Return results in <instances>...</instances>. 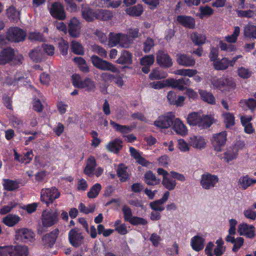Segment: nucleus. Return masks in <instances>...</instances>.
Here are the masks:
<instances>
[{
    "label": "nucleus",
    "mask_w": 256,
    "mask_h": 256,
    "mask_svg": "<svg viewBox=\"0 0 256 256\" xmlns=\"http://www.w3.org/2000/svg\"><path fill=\"white\" fill-rule=\"evenodd\" d=\"M256 183V180L248 176H244L239 180L240 186L244 190L253 186Z\"/></svg>",
    "instance_id": "37"
},
{
    "label": "nucleus",
    "mask_w": 256,
    "mask_h": 256,
    "mask_svg": "<svg viewBox=\"0 0 256 256\" xmlns=\"http://www.w3.org/2000/svg\"><path fill=\"white\" fill-rule=\"evenodd\" d=\"M70 48L72 52L78 55H83L84 50L82 45L76 40H72L71 42Z\"/></svg>",
    "instance_id": "55"
},
{
    "label": "nucleus",
    "mask_w": 256,
    "mask_h": 256,
    "mask_svg": "<svg viewBox=\"0 0 256 256\" xmlns=\"http://www.w3.org/2000/svg\"><path fill=\"white\" fill-rule=\"evenodd\" d=\"M213 66L214 68L218 70H226L230 66L228 58H224L220 60H217L213 62Z\"/></svg>",
    "instance_id": "51"
},
{
    "label": "nucleus",
    "mask_w": 256,
    "mask_h": 256,
    "mask_svg": "<svg viewBox=\"0 0 256 256\" xmlns=\"http://www.w3.org/2000/svg\"><path fill=\"white\" fill-rule=\"evenodd\" d=\"M4 189L8 191H13L19 187L18 183L16 181L8 179L3 180L2 183Z\"/></svg>",
    "instance_id": "46"
},
{
    "label": "nucleus",
    "mask_w": 256,
    "mask_h": 256,
    "mask_svg": "<svg viewBox=\"0 0 256 256\" xmlns=\"http://www.w3.org/2000/svg\"><path fill=\"white\" fill-rule=\"evenodd\" d=\"M197 70L194 69L182 68L175 70L174 72V74L176 75L192 78L194 76L197 74Z\"/></svg>",
    "instance_id": "47"
},
{
    "label": "nucleus",
    "mask_w": 256,
    "mask_h": 256,
    "mask_svg": "<svg viewBox=\"0 0 256 256\" xmlns=\"http://www.w3.org/2000/svg\"><path fill=\"white\" fill-rule=\"evenodd\" d=\"M227 134L226 131L214 134L212 139V144L214 150L221 152L226 141Z\"/></svg>",
    "instance_id": "6"
},
{
    "label": "nucleus",
    "mask_w": 256,
    "mask_h": 256,
    "mask_svg": "<svg viewBox=\"0 0 256 256\" xmlns=\"http://www.w3.org/2000/svg\"><path fill=\"white\" fill-rule=\"evenodd\" d=\"M122 147V141L118 138L111 140L106 145V148L108 151L115 154L118 153Z\"/></svg>",
    "instance_id": "26"
},
{
    "label": "nucleus",
    "mask_w": 256,
    "mask_h": 256,
    "mask_svg": "<svg viewBox=\"0 0 256 256\" xmlns=\"http://www.w3.org/2000/svg\"><path fill=\"white\" fill-rule=\"evenodd\" d=\"M132 43V40L126 35L120 33V46L123 48H128Z\"/></svg>",
    "instance_id": "63"
},
{
    "label": "nucleus",
    "mask_w": 256,
    "mask_h": 256,
    "mask_svg": "<svg viewBox=\"0 0 256 256\" xmlns=\"http://www.w3.org/2000/svg\"><path fill=\"white\" fill-rule=\"evenodd\" d=\"M212 86L218 89L224 88L226 86L234 88L236 84L232 78H214L211 80Z\"/></svg>",
    "instance_id": "13"
},
{
    "label": "nucleus",
    "mask_w": 256,
    "mask_h": 256,
    "mask_svg": "<svg viewBox=\"0 0 256 256\" xmlns=\"http://www.w3.org/2000/svg\"><path fill=\"white\" fill-rule=\"evenodd\" d=\"M218 46L222 51L224 52L228 56L232 55L237 50L234 45L228 44L222 40L219 42Z\"/></svg>",
    "instance_id": "31"
},
{
    "label": "nucleus",
    "mask_w": 256,
    "mask_h": 256,
    "mask_svg": "<svg viewBox=\"0 0 256 256\" xmlns=\"http://www.w3.org/2000/svg\"><path fill=\"white\" fill-rule=\"evenodd\" d=\"M254 226L243 223L238 226V232L240 235L245 236L248 238H252L254 236Z\"/></svg>",
    "instance_id": "19"
},
{
    "label": "nucleus",
    "mask_w": 256,
    "mask_h": 256,
    "mask_svg": "<svg viewBox=\"0 0 256 256\" xmlns=\"http://www.w3.org/2000/svg\"><path fill=\"white\" fill-rule=\"evenodd\" d=\"M144 181L150 186H154L160 183V180L156 178L155 174L150 170L146 172L144 175Z\"/></svg>",
    "instance_id": "35"
},
{
    "label": "nucleus",
    "mask_w": 256,
    "mask_h": 256,
    "mask_svg": "<svg viewBox=\"0 0 256 256\" xmlns=\"http://www.w3.org/2000/svg\"><path fill=\"white\" fill-rule=\"evenodd\" d=\"M68 32L71 36L78 38L80 36L81 24L77 18L74 17L71 18L68 24Z\"/></svg>",
    "instance_id": "12"
},
{
    "label": "nucleus",
    "mask_w": 256,
    "mask_h": 256,
    "mask_svg": "<svg viewBox=\"0 0 256 256\" xmlns=\"http://www.w3.org/2000/svg\"><path fill=\"white\" fill-rule=\"evenodd\" d=\"M96 166V164L94 158L92 156H90L84 170V174L90 176H94Z\"/></svg>",
    "instance_id": "27"
},
{
    "label": "nucleus",
    "mask_w": 256,
    "mask_h": 256,
    "mask_svg": "<svg viewBox=\"0 0 256 256\" xmlns=\"http://www.w3.org/2000/svg\"><path fill=\"white\" fill-rule=\"evenodd\" d=\"M238 156V150L236 147H230L222 154V159L225 162L229 163L236 160Z\"/></svg>",
    "instance_id": "20"
},
{
    "label": "nucleus",
    "mask_w": 256,
    "mask_h": 256,
    "mask_svg": "<svg viewBox=\"0 0 256 256\" xmlns=\"http://www.w3.org/2000/svg\"><path fill=\"white\" fill-rule=\"evenodd\" d=\"M202 114L194 112L189 114L187 118L188 124L192 126H198L202 118Z\"/></svg>",
    "instance_id": "38"
},
{
    "label": "nucleus",
    "mask_w": 256,
    "mask_h": 256,
    "mask_svg": "<svg viewBox=\"0 0 256 256\" xmlns=\"http://www.w3.org/2000/svg\"><path fill=\"white\" fill-rule=\"evenodd\" d=\"M199 10L200 13L197 15L201 19L204 18H208L214 13V10L208 6H200Z\"/></svg>",
    "instance_id": "42"
},
{
    "label": "nucleus",
    "mask_w": 256,
    "mask_h": 256,
    "mask_svg": "<svg viewBox=\"0 0 256 256\" xmlns=\"http://www.w3.org/2000/svg\"><path fill=\"white\" fill-rule=\"evenodd\" d=\"M91 61L96 68L102 70H108L116 73L119 72V70L113 64L100 58L96 55L92 56Z\"/></svg>",
    "instance_id": "4"
},
{
    "label": "nucleus",
    "mask_w": 256,
    "mask_h": 256,
    "mask_svg": "<svg viewBox=\"0 0 256 256\" xmlns=\"http://www.w3.org/2000/svg\"><path fill=\"white\" fill-rule=\"evenodd\" d=\"M60 193L55 187L42 188L40 192V200L48 206L53 203L56 199L58 198Z\"/></svg>",
    "instance_id": "1"
},
{
    "label": "nucleus",
    "mask_w": 256,
    "mask_h": 256,
    "mask_svg": "<svg viewBox=\"0 0 256 256\" xmlns=\"http://www.w3.org/2000/svg\"><path fill=\"white\" fill-rule=\"evenodd\" d=\"M8 17L11 20L17 21L20 19V12L13 6H10L6 10Z\"/></svg>",
    "instance_id": "56"
},
{
    "label": "nucleus",
    "mask_w": 256,
    "mask_h": 256,
    "mask_svg": "<svg viewBox=\"0 0 256 256\" xmlns=\"http://www.w3.org/2000/svg\"><path fill=\"white\" fill-rule=\"evenodd\" d=\"M97 19L107 20L113 16L112 12L108 10H98Z\"/></svg>",
    "instance_id": "57"
},
{
    "label": "nucleus",
    "mask_w": 256,
    "mask_h": 256,
    "mask_svg": "<svg viewBox=\"0 0 256 256\" xmlns=\"http://www.w3.org/2000/svg\"><path fill=\"white\" fill-rule=\"evenodd\" d=\"M34 234L30 230L22 228L16 230L15 238L22 242H31L34 240Z\"/></svg>",
    "instance_id": "10"
},
{
    "label": "nucleus",
    "mask_w": 256,
    "mask_h": 256,
    "mask_svg": "<svg viewBox=\"0 0 256 256\" xmlns=\"http://www.w3.org/2000/svg\"><path fill=\"white\" fill-rule=\"evenodd\" d=\"M102 188L101 185L96 183L94 184L90 190L88 192V196L90 198H96L99 194Z\"/></svg>",
    "instance_id": "58"
},
{
    "label": "nucleus",
    "mask_w": 256,
    "mask_h": 256,
    "mask_svg": "<svg viewBox=\"0 0 256 256\" xmlns=\"http://www.w3.org/2000/svg\"><path fill=\"white\" fill-rule=\"evenodd\" d=\"M216 247L214 250V254L216 256H220L225 251V247L224 246V242L222 238H220L216 240Z\"/></svg>",
    "instance_id": "61"
},
{
    "label": "nucleus",
    "mask_w": 256,
    "mask_h": 256,
    "mask_svg": "<svg viewBox=\"0 0 256 256\" xmlns=\"http://www.w3.org/2000/svg\"><path fill=\"white\" fill-rule=\"evenodd\" d=\"M175 115L172 112H166L160 116L154 122V125L160 128H168L172 124Z\"/></svg>",
    "instance_id": "5"
},
{
    "label": "nucleus",
    "mask_w": 256,
    "mask_h": 256,
    "mask_svg": "<svg viewBox=\"0 0 256 256\" xmlns=\"http://www.w3.org/2000/svg\"><path fill=\"white\" fill-rule=\"evenodd\" d=\"M116 62L119 64H130L132 62L131 54L127 51H124Z\"/></svg>",
    "instance_id": "48"
},
{
    "label": "nucleus",
    "mask_w": 256,
    "mask_h": 256,
    "mask_svg": "<svg viewBox=\"0 0 256 256\" xmlns=\"http://www.w3.org/2000/svg\"><path fill=\"white\" fill-rule=\"evenodd\" d=\"M204 238L198 236H194L190 240V244L192 249L196 252H198L204 248Z\"/></svg>",
    "instance_id": "29"
},
{
    "label": "nucleus",
    "mask_w": 256,
    "mask_h": 256,
    "mask_svg": "<svg viewBox=\"0 0 256 256\" xmlns=\"http://www.w3.org/2000/svg\"><path fill=\"white\" fill-rule=\"evenodd\" d=\"M156 62L160 66L165 68H168L172 65V62L170 56L162 51H159L157 53Z\"/></svg>",
    "instance_id": "16"
},
{
    "label": "nucleus",
    "mask_w": 256,
    "mask_h": 256,
    "mask_svg": "<svg viewBox=\"0 0 256 256\" xmlns=\"http://www.w3.org/2000/svg\"><path fill=\"white\" fill-rule=\"evenodd\" d=\"M222 117L226 128H230L234 125L235 118L233 114L224 112L222 114Z\"/></svg>",
    "instance_id": "39"
},
{
    "label": "nucleus",
    "mask_w": 256,
    "mask_h": 256,
    "mask_svg": "<svg viewBox=\"0 0 256 256\" xmlns=\"http://www.w3.org/2000/svg\"><path fill=\"white\" fill-rule=\"evenodd\" d=\"M238 75L243 79H246L250 77L252 72L250 69L241 66L237 70Z\"/></svg>",
    "instance_id": "60"
},
{
    "label": "nucleus",
    "mask_w": 256,
    "mask_h": 256,
    "mask_svg": "<svg viewBox=\"0 0 256 256\" xmlns=\"http://www.w3.org/2000/svg\"><path fill=\"white\" fill-rule=\"evenodd\" d=\"M117 174L122 182H125L128 176L126 172V168L124 164H120L118 166L117 170Z\"/></svg>",
    "instance_id": "59"
},
{
    "label": "nucleus",
    "mask_w": 256,
    "mask_h": 256,
    "mask_svg": "<svg viewBox=\"0 0 256 256\" xmlns=\"http://www.w3.org/2000/svg\"><path fill=\"white\" fill-rule=\"evenodd\" d=\"M15 52L12 48H6L0 52V64L4 65L12 61Z\"/></svg>",
    "instance_id": "15"
},
{
    "label": "nucleus",
    "mask_w": 256,
    "mask_h": 256,
    "mask_svg": "<svg viewBox=\"0 0 256 256\" xmlns=\"http://www.w3.org/2000/svg\"><path fill=\"white\" fill-rule=\"evenodd\" d=\"M50 14L56 18L64 20L66 18V14L62 6L59 2L54 3L50 10Z\"/></svg>",
    "instance_id": "14"
},
{
    "label": "nucleus",
    "mask_w": 256,
    "mask_h": 256,
    "mask_svg": "<svg viewBox=\"0 0 256 256\" xmlns=\"http://www.w3.org/2000/svg\"><path fill=\"white\" fill-rule=\"evenodd\" d=\"M154 61V56L152 54L148 55L140 60V64L143 66L142 71L148 74L150 71V67L152 65Z\"/></svg>",
    "instance_id": "22"
},
{
    "label": "nucleus",
    "mask_w": 256,
    "mask_h": 256,
    "mask_svg": "<svg viewBox=\"0 0 256 256\" xmlns=\"http://www.w3.org/2000/svg\"><path fill=\"white\" fill-rule=\"evenodd\" d=\"M218 182L217 176L206 173L202 175L200 183L203 188L210 190L214 187Z\"/></svg>",
    "instance_id": "7"
},
{
    "label": "nucleus",
    "mask_w": 256,
    "mask_h": 256,
    "mask_svg": "<svg viewBox=\"0 0 256 256\" xmlns=\"http://www.w3.org/2000/svg\"><path fill=\"white\" fill-rule=\"evenodd\" d=\"M252 118L250 116H242L240 118L241 122L244 126V131L247 134H252L254 132V129L250 121Z\"/></svg>",
    "instance_id": "34"
},
{
    "label": "nucleus",
    "mask_w": 256,
    "mask_h": 256,
    "mask_svg": "<svg viewBox=\"0 0 256 256\" xmlns=\"http://www.w3.org/2000/svg\"><path fill=\"white\" fill-rule=\"evenodd\" d=\"M212 122L213 119L210 116L202 114L198 126L202 128H208L211 126Z\"/></svg>",
    "instance_id": "54"
},
{
    "label": "nucleus",
    "mask_w": 256,
    "mask_h": 256,
    "mask_svg": "<svg viewBox=\"0 0 256 256\" xmlns=\"http://www.w3.org/2000/svg\"><path fill=\"white\" fill-rule=\"evenodd\" d=\"M198 92L202 100L210 104H215V98L211 92L204 90H199Z\"/></svg>",
    "instance_id": "36"
},
{
    "label": "nucleus",
    "mask_w": 256,
    "mask_h": 256,
    "mask_svg": "<svg viewBox=\"0 0 256 256\" xmlns=\"http://www.w3.org/2000/svg\"><path fill=\"white\" fill-rule=\"evenodd\" d=\"M23 78L24 77L22 76H16L14 77L13 76L8 74L5 76L4 84L8 86H15L18 82L22 80Z\"/></svg>",
    "instance_id": "53"
},
{
    "label": "nucleus",
    "mask_w": 256,
    "mask_h": 256,
    "mask_svg": "<svg viewBox=\"0 0 256 256\" xmlns=\"http://www.w3.org/2000/svg\"><path fill=\"white\" fill-rule=\"evenodd\" d=\"M26 36V32L18 28H12L8 30L6 37L10 41L20 42L24 40Z\"/></svg>",
    "instance_id": "8"
},
{
    "label": "nucleus",
    "mask_w": 256,
    "mask_h": 256,
    "mask_svg": "<svg viewBox=\"0 0 256 256\" xmlns=\"http://www.w3.org/2000/svg\"><path fill=\"white\" fill-rule=\"evenodd\" d=\"M18 215L10 214L2 218V222L8 226L12 227L16 224L20 220Z\"/></svg>",
    "instance_id": "30"
},
{
    "label": "nucleus",
    "mask_w": 256,
    "mask_h": 256,
    "mask_svg": "<svg viewBox=\"0 0 256 256\" xmlns=\"http://www.w3.org/2000/svg\"><path fill=\"white\" fill-rule=\"evenodd\" d=\"M58 233V230L54 229L50 233L45 235L42 238V240L44 244L48 246H52L54 244Z\"/></svg>",
    "instance_id": "24"
},
{
    "label": "nucleus",
    "mask_w": 256,
    "mask_h": 256,
    "mask_svg": "<svg viewBox=\"0 0 256 256\" xmlns=\"http://www.w3.org/2000/svg\"><path fill=\"white\" fill-rule=\"evenodd\" d=\"M177 21L182 25L189 28H194L195 26L194 19L190 16H178L176 18Z\"/></svg>",
    "instance_id": "25"
},
{
    "label": "nucleus",
    "mask_w": 256,
    "mask_h": 256,
    "mask_svg": "<svg viewBox=\"0 0 256 256\" xmlns=\"http://www.w3.org/2000/svg\"><path fill=\"white\" fill-rule=\"evenodd\" d=\"M190 143L192 146L196 148H204L206 144L205 140L200 136H192L190 138Z\"/></svg>",
    "instance_id": "32"
},
{
    "label": "nucleus",
    "mask_w": 256,
    "mask_h": 256,
    "mask_svg": "<svg viewBox=\"0 0 256 256\" xmlns=\"http://www.w3.org/2000/svg\"><path fill=\"white\" fill-rule=\"evenodd\" d=\"M108 44L110 47L120 46V33H110L109 35Z\"/></svg>",
    "instance_id": "62"
},
{
    "label": "nucleus",
    "mask_w": 256,
    "mask_h": 256,
    "mask_svg": "<svg viewBox=\"0 0 256 256\" xmlns=\"http://www.w3.org/2000/svg\"><path fill=\"white\" fill-rule=\"evenodd\" d=\"M190 38L193 42L197 46L202 45L206 42V36L203 34L194 32L191 34Z\"/></svg>",
    "instance_id": "44"
},
{
    "label": "nucleus",
    "mask_w": 256,
    "mask_h": 256,
    "mask_svg": "<svg viewBox=\"0 0 256 256\" xmlns=\"http://www.w3.org/2000/svg\"><path fill=\"white\" fill-rule=\"evenodd\" d=\"M73 86L78 88H85L86 90H94L96 88L95 82L90 78L82 80L78 74H74L72 76Z\"/></svg>",
    "instance_id": "2"
},
{
    "label": "nucleus",
    "mask_w": 256,
    "mask_h": 256,
    "mask_svg": "<svg viewBox=\"0 0 256 256\" xmlns=\"http://www.w3.org/2000/svg\"><path fill=\"white\" fill-rule=\"evenodd\" d=\"M143 12L144 8L140 4H137L130 7L126 10V12L128 14L132 16H138L142 14Z\"/></svg>",
    "instance_id": "40"
},
{
    "label": "nucleus",
    "mask_w": 256,
    "mask_h": 256,
    "mask_svg": "<svg viewBox=\"0 0 256 256\" xmlns=\"http://www.w3.org/2000/svg\"><path fill=\"white\" fill-rule=\"evenodd\" d=\"M157 172L158 174L162 176V184L166 189L172 190L175 188L176 182L170 178L169 173L166 170L162 168H158Z\"/></svg>",
    "instance_id": "9"
},
{
    "label": "nucleus",
    "mask_w": 256,
    "mask_h": 256,
    "mask_svg": "<svg viewBox=\"0 0 256 256\" xmlns=\"http://www.w3.org/2000/svg\"><path fill=\"white\" fill-rule=\"evenodd\" d=\"M244 36L249 39H256V26L249 22L244 28Z\"/></svg>",
    "instance_id": "23"
},
{
    "label": "nucleus",
    "mask_w": 256,
    "mask_h": 256,
    "mask_svg": "<svg viewBox=\"0 0 256 256\" xmlns=\"http://www.w3.org/2000/svg\"><path fill=\"white\" fill-rule=\"evenodd\" d=\"M12 249L10 252L12 256H28V249L27 246L24 245H18L10 246Z\"/></svg>",
    "instance_id": "21"
},
{
    "label": "nucleus",
    "mask_w": 256,
    "mask_h": 256,
    "mask_svg": "<svg viewBox=\"0 0 256 256\" xmlns=\"http://www.w3.org/2000/svg\"><path fill=\"white\" fill-rule=\"evenodd\" d=\"M30 57L34 62H38L44 58V52L40 46L33 49L30 52Z\"/></svg>",
    "instance_id": "33"
},
{
    "label": "nucleus",
    "mask_w": 256,
    "mask_h": 256,
    "mask_svg": "<svg viewBox=\"0 0 256 256\" xmlns=\"http://www.w3.org/2000/svg\"><path fill=\"white\" fill-rule=\"evenodd\" d=\"M166 86H170L173 88H177L180 90H184V86L181 84L180 79L168 78L165 80Z\"/></svg>",
    "instance_id": "52"
},
{
    "label": "nucleus",
    "mask_w": 256,
    "mask_h": 256,
    "mask_svg": "<svg viewBox=\"0 0 256 256\" xmlns=\"http://www.w3.org/2000/svg\"><path fill=\"white\" fill-rule=\"evenodd\" d=\"M176 61L180 65L187 67L193 66L196 63L194 58L186 54H178Z\"/></svg>",
    "instance_id": "18"
},
{
    "label": "nucleus",
    "mask_w": 256,
    "mask_h": 256,
    "mask_svg": "<svg viewBox=\"0 0 256 256\" xmlns=\"http://www.w3.org/2000/svg\"><path fill=\"white\" fill-rule=\"evenodd\" d=\"M167 76L168 74L166 72L159 68H154L150 73L149 78L151 80H154L164 78Z\"/></svg>",
    "instance_id": "41"
},
{
    "label": "nucleus",
    "mask_w": 256,
    "mask_h": 256,
    "mask_svg": "<svg viewBox=\"0 0 256 256\" xmlns=\"http://www.w3.org/2000/svg\"><path fill=\"white\" fill-rule=\"evenodd\" d=\"M98 10H93L87 6H82V16L86 22H90L97 19Z\"/></svg>",
    "instance_id": "17"
},
{
    "label": "nucleus",
    "mask_w": 256,
    "mask_h": 256,
    "mask_svg": "<svg viewBox=\"0 0 256 256\" xmlns=\"http://www.w3.org/2000/svg\"><path fill=\"white\" fill-rule=\"evenodd\" d=\"M73 60L82 72L85 73L89 72V68L86 60L82 58L76 57L73 59Z\"/></svg>",
    "instance_id": "43"
},
{
    "label": "nucleus",
    "mask_w": 256,
    "mask_h": 256,
    "mask_svg": "<svg viewBox=\"0 0 256 256\" xmlns=\"http://www.w3.org/2000/svg\"><path fill=\"white\" fill-rule=\"evenodd\" d=\"M78 208L81 212L84 214H88L94 211L96 206L94 204H90L86 206L84 204L80 203Z\"/></svg>",
    "instance_id": "64"
},
{
    "label": "nucleus",
    "mask_w": 256,
    "mask_h": 256,
    "mask_svg": "<svg viewBox=\"0 0 256 256\" xmlns=\"http://www.w3.org/2000/svg\"><path fill=\"white\" fill-rule=\"evenodd\" d=\"M240 28L239 26H235L234 31L232 34L226 36L224 40L226 42L230 44H234L236 42L238 36L240 35Z\"/></svg>",
    "instance_id": "49"
},
{
    "label": "nucleus",
    "mask_w": 256,
    "mask_h": 256,
    "mask_svg": "<svg viewBox=\"0 0 256 256\" xmlns=\"http://www.w3.org/2000/svg\"><path fill=\"white\" fill-rule=\"evenodd\" d=\"M41 220L44 228L50 227L58 222V212L52 210H44L42 212Z\"/></svg>",
    "instance_id": "3"
},
{
    "label": "nucleus",
    "mask_w": 256,
    "mask_h": 256,
    "mask_svg": "<svg viewBox=\"0 0 256 256\" xmlns=\"http://www.w3.org/2000/svg\"><path fill=\"white\" fill-rule=\"evenodd\" d=\"M114 226V230L122 235H125L128 232L126 225L124 223H122L120 220H117L115 221Z\"/></svg>",
    "instance_id": "45"
},
{
    "label": "nucleus",
    "mask_w": 256,
    "mask_h": 256,
    "mask_svg": "<svg viewBox=\"0 0 256 256\" xmlns=\"http://www.w3.org/2000/svg\"><path fill=\"white\" fill-rule=\"evenodd\" d=\"M110 124L116 131L122 134L128 133L132 130V128L128 126L120 125L112 120H110Z\"/></svg>",
    "instance_id": "50"
},
{
    "label": "nucleus",
    "mask_w": 256,
    "mask_h": 256,
    "mask_svg": "<svg viewBox=\"0 0 256 256\" xmlns=\"http://www.w3.org/2000/svg\"><path fill=\"white\" fill-rule=\"evenodd\" d=\"M172 128L176 134L181 136H184L188 132L186 126L179 118L174 120Z\"/></svg>",
    "instance_id": "28"
},
{
    "label": "nucleus",
    "mask_w": 256,
    "mask_h": 256,
    "mask_svg": "<svg viewBox=\"0 0 256 256\" xmlns=\"http://www.w3.org/2000/svg\"><path fill=\"white\" fill-rule=\"evenodd\" d=\"M68 239L72 246L77 247L83 243L84 237L78 229L74 228L69 232Z\"/></svg>",
    "instance_id": "11"
}]
</instances>
